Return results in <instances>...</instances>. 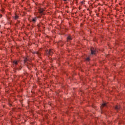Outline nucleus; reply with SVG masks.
Listing matches in <instances>:
<instances>
[{"instance_id": "obj_22", "label": "nucleus", "mask_w": 125, "mask_h": 125, "mask_svg": "<svg viewBox=\"0 0 125 125\" xmlns=\"http://www.w3.org/2000/svg\"><path fill=\"white\" fill-rule=\"evenodd\" d=\"M95 13L97 14L99 13V12H98V11H95Z\"/></svg>"}, {"instance_id": "obj_23", "label": "nucleus", "mask_w": 125, "mask_h": 125, "mask_svg": "<svg viewBox=\"0 0 125 125\" xmlns=\"http://www.w3.org/2000/svg\"><path fill=\"white\" fill-rule=\"evenodd\" d=\"M87 11H90V9L89 8L87 9Z\"/></svg>"}, {"instance_id": "obj_17", "label": "nucleus", "mask_w": 125, "mask_h": 125, "mask_svg": "<svg viewBox=\"0 0 125 125\" xmlns=\"http://www.w3.org/2000/svg\"><path fill=\"white\" fill-rule=\"evenodd\" d=\"M82 5H80L79 6V10H81V9H82Z\"/></svg>"}, {"instance_id": "obj_28", "label": "nucleus", "mask_w": 125, "mask_h": 125, "mask_svg": "<svg viewBox=\"0 0 125 125\" xmlns=\"http://www.w3.org/2000/svg\"><path fill=\"white\" fill-rule=\"evenodd\" d=\"M0 27H1V25H0Z\"/></svg>"}, {"instance_id": "obj_3", "label": "nucleus", "mask_w": 125, "mask_h": 125, "mask_svg": "<svg viewBox=\"0 0 125 125\" xmlns=\"http://www.w3.org/2000/svg\"><path fill=\"white\" fill-rule=\"evenodd\" d=\"M90 52H91V55H95L96 52L95 49L93 47H90Z\"/></svg>"}, {"instance_id": "obj_12", "label": "nucleus", "mask_w": 125, "mask_h": 125, "mask_svg": "<svg viewBox=\"0 0 125 125\" xmlns=\"http://www.w3.org/2000/svg\"><path fill=\"white\" fill-rule=\"evenodd\" d=\"M37 19V18L35 17V18L32 19V21L36 22Z\"/></svg>"}, {"instance_id": "obj_24", "label": "nucleus", "mask_w": 125, "mask_h": 125, "mask_svg": "<svg viewBox=\"0 0 125 125\" xmlns=\"http://www.w3.org/2000/svg\"><path fill=\"white\" fill-rule=\"evenodd\" d=\"M64 1H67V0H63Z\"/></svg>"}, {"instance_id": "obj_11", "label": "nucleus", "mask_w": 125, "mask_h": 125, "mask_svg": "<svg viewBox=\"0 0 125 125\" xmlns=\"http://www.w3.org/2000/svg\"><path fill=\"white\" fill-rule=\"evenodd\" d=\"M5 10L4 9L2 8L1 10H0V11H1V13L3 14L4 13Z\"/></svg>"}, {"instance_id": "obj_1", "label": "nucleus", "mask_w": 125, "mask_h": 125, "mask_svg": "<svg viewBox=\"0 0 125 125\" xmlns=\"http://www.w3.org/2000/svg\"><path fill=\"white\" fill-rule=\"evenodd\" d=\"M54 53V50L53 49H49L45 51V55L48 57L50 56H52Z\"/></svg>"}, {"instance_id": "obj_16", "label": "nucleus", "mask_w": 125, "mask_h": 125, "mask_svg": "<svg viewBox=\"0 0 125 125\" xmlns=\"http://www.w3.org/2000/svg\"><path fill=\"white\" fill-rule=\"evenodd\" d=\"M96 16H97V17H99L100 16V13H96Z\"/></svg>"}, {"instance_id": "obj_25", "label": "nucleus", "mask_w": 125, "mask_h": 125, "mask_svg": "<svg viewBox=\"0 0 125 125\" xmlns=\"http://www.w3.org/2000/svg\"><path fill=\"white\" fill-rule=\"evenodd\" d=\"M12 110H13V111H14V108H13V109H12Z\"/></svg>"}, {"instance_id": "obj_8", "label": "nucleus", "mask_w": 125, "mask_h": 125, "mask_svg": "<svg viewBox=\"0 0 125 125\" xmlns=\"http://www.w3.org/2000/svg\"><path fill=\"white\" fill-rule=\"evenodd\" d=\"M106 106H107L106 103L102 104H101V106H100V108H101V109H103L104 107H105Z\"/></svg>"}, {"instance_id": "obj_5", "label": "nucleus", "mask_w": 125, "mask_h": 125, "mask_svg": "<svg viewBox=\"0 0 125 125\" xmlns=\"http://www.w3.org/2000/svg\"><path fill=\"white\" fill-rule=\"evenodd\" d=\"M13 19L14 20H17L19 19V16H18V14H17V13H15V16L14 17H13Z\"/></svg>"}, {"instance_id": "obj_18", "label": "nucleus", "mask_w": 125, "mask_h": 125, "mask_svg": "<svg viewBox=\"0 0 125 125\" xmlns=\"http://www.w3.org/2000/svg\"><path fill=\"white\" fill-rule=\"evenodd\" d=\"M19 23H20V21H17V24H19Z\"/></svg>"}, {"instance_id": "obj_20", "label": "nucleus", "mask_w": 125, "mask_h": 125, "mask_svg": "<svg viewBox=\"0 0 125 125\" xmlns=\"http://www.w3.org/2000/svg\"><path fill=\"white\" fill-rule=\"evenodd\" d=\"M8 105H9V107H11L12 106V104H8Z\"/></svg>"}, {"instance_id": "obj_14", "label": "nucleus", "mask_w": 125, "mask_h": 125, "mask_svg": "<svg viewBox=\"0 0 125 125\" xmlns=\"http://www.w3.org/2000/svg\"><path fill=\"white\" fill-rule=\"evenodd\" d=\"M29 65H30V67H34V65L32 63H29Z\"/></svg>"}, {"instance_id": "obj_10", "label": "nucleus", "mask_w": 125, "mask_h": 125, "mask_svg": "<svg viewBox=\"0 0 125 125\" xmlns=\"http://www.w3.org/2000/svg\"><path fill=\"white\" fill-rule=\"evenodd\" d=\"M19 62V61H13V65H18Z\"/></svg>"}, {"instance_id": "obj_9", "label": "nucleus", "mask_w": 125, "mask_h": 125, "mask_svg": "<svg viewBox=\"0 0 125 125\" xmlns=\"http://www.w3.org/2000/svg\"><path fill=\"white\" fill-rule=\"evenodd\" d=\"M121 108V106L120 105H117L115 106V107L114 108V109L116 110H120Z\"/></svg>"}, {"instance_id": "obj_19", "label": "nucleus", "mask_w": 125, "mask_h": 125, "mask_svg": "<svg viewBox=\"0 0 125 125\" xmlns=\"http://www.w3.org/2000/svg\"><path fill=\"white\" fill-rule=\"evenodd\" d=\"M84 1H81V3H82V4H84Z\"/></svg>"}, {"instance_id": "obj_6", "label": "nucleus", "mask_w": 125, "mask_h": 125, "mask_svg": "<svg viewBox=\"0 0 125 125\" xmlns=\"http://www.w3.org/2000/svg\"><path fill=\"white\" fill-rule=\"evenodd\" d=\"M23 59H24L23 60V62L24 64H26V63L27 62V61H29V59L26 57H24L23 58Z\"/></svg>"}, {"instance_id": "obj_4", "label": "nucleus", "mask_w": 125, "mask_h": 125, "mask_svg": "<svg viewBox=\"0 0 125 125\" xmlns=\"http://www.w3.org/2000/svg\"><path fill=\"white\" fill-rule=\"evenodd\" d=\"M32 53L33 54H36L38 55L39 58H41V56H42L41 52L39 51L32 52Z\"/></svg>"}, {"instance_id": "obj_2", "label": "nucleus", "mask_w": 125, "mask_h": 125, "mask_svg": "<svg viewBox=\"0 0 125 125\" xmlns=\"http://www.w3.org/2000/svg\"><path fill=\"white\" fill-rule=\"evenodd\" d=\"M72 37L70 35H69L68 36H67V37H66V42H71V41H72Z\"/></svg>"}, {"instance_id": "obj_26", "label": "nucleus", "mask_w": 125, "mask_h": 125, "mask_svg": "<svg viewBox=\"0 0 125 125\" xmlns=\"http://www.w3.org/2000/svg\"><path fill=\"white\" fill-rule=\"evenodd\" d=\"M91 14V12H90V14Z\"/></svg>"}, {"instance_id": "obj_13", "label": "nucleus", "mask_w": 125, "mask_h": 125, "mask_svg": "<svg viewBox=\"0 0 125 125\" xmlns=\"http://www.w3.org/2000/svg\"><path fill=\"white\" fill-rule=\"evenodd\" d=\"M85 61H87V62H89L90 61V58H86L85 59Z\"/></svg>"}, {"instance_id": "obj_7", "label": "nucleus", "mask_w": 125, "mask_h": 125, "mask_svg": "<svg viewBox=\"0 0 125 125\" xmlns=\"http://www.w3.org/2000/svg\"><path fill=\"white\" fill-rule=\"evenodd\" d=\"M38 11H39V13L42 14L43 13V12L44 11V10L43 9V8H40V9H39Z\"/></svg>"}, {"instance_id": "obj_21", "label": "nucleus", "mask_w": 125, "mask_h": 125, "mask_svg": "<svg viewBox=\"0 0 125 125\" xmlns=\"http://www.w3.org/2000/svg\"><path fill=\"white\" fill-rule=\"evenodd\" d=\"M2 14H0V18H2Z\"/></svg>"}, {"instance_id": "obj_27", "label": "nucleus", "mask_w": 125, "mask_h": 125, "mask_svg": "<svg viewBox=\"0 0 125 125\" xmlns=\"http://www.w3.org/2000/svg\"><path fill=\"white\" fill-rule=\"evenodd\" d=\"M38 27H40V25H38Z\"/></svg>"}, {"instance_id": "obj_15", "label": "nucleus", "mask_w": 125, "mask_h": 125, "mask_svg": "<svg viewBox=\"0 0 125 125\" xmlns=\"http://www.w3.org/2000/svg\"><path fill=\"white\" fill-rule=\"evenodd\" d=\"M95 11H97L98 12H100V7L98 8L97 10H96Z\"/></svg>"}]
</instances>
